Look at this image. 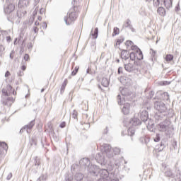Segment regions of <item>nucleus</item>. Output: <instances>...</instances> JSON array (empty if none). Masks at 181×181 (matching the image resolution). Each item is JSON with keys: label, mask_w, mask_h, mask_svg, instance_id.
Segmentation results:
<instances>
[{"label": "nucleus", "mask_w": 181, "mask_h": 181, "mask_svg": "<svg viewBox=\"0 0 181 181\" xmlns=\"http://www.w3.org/2000/svg\"><path fill=\"white\" fill-rule=\"evenodd\" d=\"M158 95L160 94L161 98L160 100H163V101H168L169 100V93L168 92H164V93H158Z\"/></svg>", "instance_id": "obj_18"}, {"label": "nucleus", "mask_w": 181, "mask_h": 181, "mask_svg": "<svg viewBox=\"0 0 181 181\" xmlns=\"http://www.w3.org/2000/svg\"><path fill=\"white\" fill-rule=\"evenodd\" d=\"M35 26H39V25H40L39 21H35Z\"/></svg>", "instance_id": "obj_62"}, {"label": "nucleus", "mask_w": 181, "mask_h": 181, "mask_svg": "<svg viewBox=\"0 0 181 181\" xmlns=\"http://www.w3.org/2000/svg\"><path fill=\"white\" fill-rule=\"evenodd\" d=\"M121 58L122 59L124 63H125L127 60H129V52L127 50H122L121 52Z\"/></svg>", "instance_id": "obj_12"}, {"label": "nucleus", "mask_w": 181, "mask_h": 181, "mask_svg": "<svg viewBox=\"0 0 181 181\" xmlns=\"http://www.w3.org/2000/svg\"><path fill=\"white\" fill-rule=\"evenodd\" d=\"M13 11H15V5L13 4H8L4 8L5 13H11Z\"/></svg>", "instance_id": "obj_13"}, {"label": "nucleus", "mask_w": 181, "mask_h": 181, "mask_svg": "<svg viewBox=\"0 0 181 181\" xmlns=\"http://www.w3.org/2000/svg\"><path fill=\"white\" fill-rule=\"evenodd\" d=\"M6 179H7V180H11V179H12V174H11V173H8V175H7Z\"/></svg>", "instance_id": "obj_49"}, {"label": "nucleus", "mask_w": 181, "mask_h": 181, "mask_svg": "<svg viewBox=\"0 0 181 181\" xmlns=\"http://www.w3.org/2000/svg\"><path fill=\"white\" fill-rule=\"evenodd\" d=\"M124 68L122 67H119L118 69V74H121L122 73V70Z\"/></svg>", "instance_id": "obj_53"}, {"label": "nucleus", "mask_w": 181, "mask_h": 181, "mask_svg": "<svg viewBox=\"0 0 181 181\" xmlns=\"http://www.w3.org/2000/svg\"><path fill=\"white\" fill-rule=\"evenodd\" d=\"M154 108L160 114L163 112H166L168 111V107H166V105L160 99L158 98V100L154 101Z\"/></svg>", "instance_id": "obj_4"}, {"label": "nucleus", "mask_w": 181, "mask_h": 181, "mask_svg": "<svg viewBox=\"0 0 181 181\" xmlns=\"http://www.w3.org/2000/svg\"><path fill=\"white\" fill-rule=\"evenodd\" d=\"M134 63L135 62H132L128 64H127V62H124L125 71H129V73H131V71H134V70H135V66H134Z\"/></svg>", "instance_id": "obj_9"}, {"label": "nucleus", "mask_w": 181, "mask_h": 181, "mask_svg": "<svg viewBox=\"0 0 181 181\" xmlns=\"http://www.w3.org/2000/svg\"><path fill=\"white\" fill-rule=\"evenodd\" d=\"M64 88H66V84L63 83L61 87V91H64Z\"/></svg>", "instance_id": "obj_54"}, {"label": "nucleus", "mask_w": 181, "mask_h": 181, "mask_svg": "<svg viewBox=\"0 0 181 181\" xmlns=\"http://www.w3.org/2000/svg\"><path fill=\"white\" fill-rule=\"evenodd\" d=\"M164 5L167 9L172 8V0H164Z\"/></svg>", "instance_id": "obj_25"}, {"label": "nucleus", "mask_w": 181, "mask_h": 181, "mask_svg": "<svg viewBox=\"0 0 181 181\" xmlns=\"http://www.w3.org/2000/svg\"><path fill=\"white\" fill-rule=\"evenodd\" d=\"M117 103H118L119 105H122V100H121L120 95H117Z\"/></svg>", "instance_id": "obj_42"}, {"label": "nucleus", "mask_w": 181, "mask_h": 181, "mask_svg": "<svg viewBox=\"0 0 181 181\" xmlns=\"http://www.w3.org/2000/svg\"><path fill=\"white\" fill-rule=\"evenodd\" d=\"M133 45H134V42H132V41L127 40L126 42V46H127V47H129L130 46L131 47H132Z\"/></svg>", "instance_id": "obj_41"}, {"label": "nucleus", "mask_w": 181, "mask_h": 181, "mask_svg": "<svg viewBox=\"0 0 181 181\" xmlns=\"http://www.w3.org/2000/svg\"><path fill=\"white\" fill-rule=\"evenodd\" d=\"M101 84L103 87H108V86H110V80L107 78H103Z\"/></svg>", "instance_id": "obj_20"}, {"label": "nucleus", "mask_w": 181, "mask_h": 181, "mask_svg": "<svg viewBox=\"0 0 181 181\" xmlns=\"http://www.w3.org/2000/svg\"><path fill=\"white\" fill-rule=\"evenodd\" d=\"M123 28H129V29L132 30V32H134V29L132 27V25H131V21L127 20V21L123 24Z\"/></svg>", "instance_id": "obj_19"}, {"label": "nucleus", "mask_w": 181, "mask_h": 181, "mask_svg": "<svg viewBox=\"0 0 181 181\" xmlns=\"http://www.w3.org/2000/svg\"><path fill=\"white\" fill-rule=\"evenodd\" d=\"M136 59L137 60H142V59H144V54H142V51H141V49L136 52Z\"/></svg>", "instance_id": "obj_23"}, {"label": "nucleus", "mask_w": 181, "mask_h": 181, "mask_svg": "<svg viewBox=\"0 0 181 181\" xmlns=\"http://www.w3.org/2000/svg\"><path fill=\"white\" fill-rule=\"evenodd\" d=\"M2 96H1V102L2 104L6 105L7 107H11L12 104H13L15 99L13 97H11L9 93H8V90L4 88L2 89Z\"/></svg>", "instance_id": "obj_2"}, {"label": "nucleus", "mask_w": 181, "mask_h": 181, "mask_svg": "<svg viewBox=\"0 0 181 181\" xmlns=\"http://www.w3.org/2000/svg\"><path fill=\"white\" fill-rule=\"evenodd\" d=\"M139 14L141 15V16H146V10L144 7H141L139 10Z\"/></svg>", "instance_id": "obj_30"}, {"label": "nucleus", "mask_w": 181, "mask_h": 181, "mask_svg": "<svg viewBox=\"0 0 181 181\" xmlns=\"http://www.w3.org/2000/svg\"><path fill=\"white\" fill-rule=\"evenodd\" d=\"M25 63L23 61L22 62V64L23 66H21V69L25 71V70H26V66H25Z\"/></svg>", "instance_id": "obj_47"}, {"label": "nucleus", "mask_w": 181, "mask_h": 181, "mask_svg": "<svg viewBox=\"0 0 181 181\" xmlns=\"http://www.w3.org/2000/svg\"><path fill=\"white\" fill-rule=\"evenodd\" d=\"M35 166H39L40 165V159H39L37 157L35 159Z\"/></svg>", "instance_id": "obj_40"}, {"label": "nucleus", "mask_w": 181, "mask_h": 181, "mask_svg": "<svg viewBox=\"0 0 181 181\" xmlns=\"http://www.w3.org/2000/svg\"><path fill=\"white\" fill-rule=\"evenodd\" d=\"M128 134L130 136L135 135V129L133 127H129L128 129Z\"/></svg>", "instance_id": "obj_31"}, {"label": "nucleus", "mask_w": 181, "mask_h": 181, "mask_svg": "<svg viewBox=\"0 0 181 181\" xmlns=\"http://www.w3.org/2000/svg\"><path fill=\"white\" fill-rule=\"evenodd\" d=\"M81 165H85V166H87V165H90V160L88 158H83L80 161Z\"/></svg>", "instance_id": "obj_27"}, {"label": "nucleus", "mask_w": 181, "mask_h": 181, "mask_svg": "<svg viewBox=\"0 0 181 181\" xmlns=\"http://www.w3.org/2000/svg\"><path fill=\"white\" fill-rule=\"evenodd\" d=\"M83 179H84V175L82 173H78L74 176V180L76 181H81Z\"/></svg>", "instance_id": "obj_22"}, {"label": "nucleus", "mask_w": 181, "mask_h": 181, "mask_svg": "<svg viewBox=\"0 0 181 181\" xmlns=\"http://www.w3.org/2000/svg\"><path fill=\"white\" fill-rule=\"evenodd\" d=\"M43 180V177L40 176L36 181H42Z\"/></svg>", "instance_id": "obj_60"}, {"label": "nucleus", "mask_w": 181, "mask_h": 181, "mask_svg": "<svg viewBox=\"0 0 181 181\" xmlns=\"http://www.w3.org/2000/svg\"><path fill=\"white\" fill-rule=\"evenodd\" d=\"M24 60L25 62H28V60H29V54H25V56H24Z\"/></svg>", "instance_id": "obj_48"}, {"label": "nucleus", "mask_w": 181, "mask_h": 181, "mask_svg": "<svg viewBox=\"0 0 181 181\" xmlns=\"http://www.w3.org/2000/svg\"><path fill=\"white\" fill-rule=\"evenodd\" d=\"M99 174L100 178L98 180V181H112L114 180V179H118L117 177H114V174H110V173H108V170L105 169L100 170Z\"/></svg>", "instance_id": "obj_3"}, {"label": "nucleus", "mask_w": 181, "mask_h": 181, "mask_svg": "<svg viewBox=\"0 0 181 181\" xmlns=\"http://www.w3.org/2000/svg\"><path fill=\"white\" fill-rule=\"evenodd\" d=\"M13 53H15L13 51H12L11 52V54H10V59H13V55H12V54H13Z\"/></svg>", "instance_id": "obj_57"}, {"label": "nucleus", "mask_w": 181, "mask_h": 181, "mask_svg": "<svg viewBox=\"0 0 181 181\" xmlns=\"http://www.w3.org/2000/svg\"><path fill=\"white\" fill-rule=\"evenodd\" d=\"M137 125H141V120L139 119L134 117L129 121V127H136Z\"/></svg>", "instance_id": "obj_11"}, {"label": "nucleus", "mask_w": 181, "mask_h": 181, "mask_svg": "<svg viewBox=\"0 0 181 181\" xmlns=\"http://www.w3.org/2000/svg\"><path fill=\"white\" fill-rule=\"evenodd\" d=\"M158 128L160 132H165V134H169V131H170V121H163L158 124Z\"/></svg>", "instance_id": "obj_5"}, {"label": "nucleus", "mask_w": 181, "mask_h": 181, "mask_svg": "<svg viewBox=\"0 0 181 181\" xmlns=\"http://www.w3.org/2000/svg\"><path fill=\"white\" fill-rule=\"evenodd\" d=\"M45 12V8H41L40 11V13H43Z\"/></svg>", "instance_id": "obj_63"}, {"label": "nucleus", "mask_w": 181, "mask_h": 181, "mask_svg": "<svg viewBox=\"0 0 181 181\" xmlns=\"http://www.w3.org/2000/svg\"><path fill=\"white\" fill-rule=\"evenodd\" d=\"M140 141H141V144H144V142H145L146 145H147L148 143L149 142V139H148L146 137H142L140 139Z\"/></svg>", "instance_id": "obj_34"}, {"label": "nucleus", "mask_w": 181, "mask_h": 181, "mask_svg": "<svg viewBox=\"0 0 181 181\" xmlns=\"http://www.w3.org/2000/svg\"><path fill=\"white\" fill-rule=\"evenodd\" d=\"M148 111L146 110H143L141 113H140V118L141 119V121H143L144 122H145L146 121H148Z\"/></svg>", "instance_id": "obj_15"}, {"label": "nucleus", "mask_w": 181, "mask_h": 181, "mask_svg": "<svg viewBox=\"0 0 181 181\" xmlns=\"http://www.w3.org/2000/svg\"><path fill=\"white\" fill-rule=\"evenodd\" d=\"M29 6V0H19L18 8H28Z\"/></svg>", "instance_id": "obj_14"}, {"label": "nucleus", "mask_w": 181, "mask_h": 181, "mask_svg": "<svg viewBox=\"0 0 181 181\" xmlns=\"http://www.w3.org/2000/svg\"><path fill=\"white\" fill-rule=\"evenodd\" d=\"M9 76H11V73L9 72V71H7L5 74V77H9Z\"/></svg>", "instance_id": "obj_55"}, {"label": "nucleus", "mask_w": 181, "mask_h": 181, "mask_svg": "<svg viewBox=\"0 0 181 181\" xmlns=\"http://www.w3.org/2000/svg\"><path fill=\"white\" fill-rule=\"evenodd\" d=\"M157 12L160 16H165L166 15V11L163 7H159Z\"/></svg>", "instance_id": "obj_21"}, {"label": "nucleus", "mask_w": 181, "mask_h": 181, "mask_svg": "<svg viewBox=\"0 0 181 181\" xmlns=\"http://www.w3.org/2000/svg\"><path fill=\"white\" fill-rule=\"evenodd\" d=\"M74 70H75L76 73H78V66H76Z\"/></svg>", "instance_id": "obj_61"}, {"label": "nucleus", "mask_w": 181, "mask_h": 181, "mask_svg": "<svg viewBox=\"0 0 181 181\" xmlns=\"http://www.w3.org/2000/svg\"><path fill=\"white\" fill-rule=\"evenodd\" d=\"M90 35H92V36H93L94 39H97V37H98V28H95L93 34V30H91L90 32Z\"/></svg>", "instance_id": "obj_28"}, {"label": "nucleus", "mask_w": 181, "mask_h": 181, "mask_svg": "<svg viewBox=\"0 0 181 181\" xmlns=\"http://www.w3.org/2000/svg\"><path fill=\"white\" fill-rule=\"evenodd\" d=\"M121 152V150L119 148H114L112 150V153H115V155H118Z\"/></svg>", "instance_id": "obj_36"}, {"label": "nucleus", "mask_w": 181, "mask_h": 181, "mask_svg": "<svg viewBox=\"0 0 181 181\" xmlns=\"http://www.w3.org/2000/svg\"><path fill=\"white\" fill-rule=\"evenodd\" d=\"M165 62H172L173 60V55L170 54H168L165 57Z\"/></svg>", "instance_id": "obj_29"}, {"label": "nucleus", "mask_w": 181, "mask_h": 181, "mask_svg": "<svg viewBox=\"0 0 181 181\" xmlns=\"http://www.w3.org/2000/svg\"><path fill=\"white\" fill-rule=\"evenodd\" d=\"M78 115V113L77 112V111L74 110L73 114H72V118H74V119H76L77 121Z\"/></svg>", "instance_id": "obj_37"}, {"label": "nucleus", "mask_w": 181, "mask_h": 181, "mask_svg": "<svg viewBox=\"0 0 181 181\" xmlns=\"http://www.w3.org/2000/svg\"><path fill=\"white\" fill-rule=\"evenodd\" d=\"M165 175L167 177H175V175L173 173H172V170L170 168L167 169V170L165 172Z\"/></svg>", "instance_id": "obj_24"}, {"label": "nucleus", "mask_w": 181, "mask_h": 181, "mask_svg": "<svg viewBox=\"0 0 181 181\" xmlns=\"http://www.w3.org/2000/svg\"><path fill=\"white\" fill-rule=\"evenodd\" d=\"M154 94H155V92L151 91L150 92V98H152V97H153Z\"/></svg>", "instance_id": "obj_56"}, {"label": "nucleus", "mask_w": 181, "mask_h": 181, "mask_svg": "<svg viewBox=\"0 0 181 181\" xmlns=\"http://www.w3.org/2000/svg\"><path fill=\"white\" fill-rule=\"evenodd\" d=\"M87 169L90 173H93V175H95V173H97V171H96L97 165H89L87 167Z\"/></svg>", "instance_id": "obj_17"}, {"label": "nucleus", "mask_w": 181, "mask_h": 181, "mask_svg": "<svg viewBox=\"0 0 181 181\" xmlns=\"http://www.w3.org/2000/svg\"><path fill=\"white\" fill-rule=\"evenodd\" d=\"M5 151V152H6V151H8V144H6V143L5 142H0V150Z\"/></svg>", "instance_id": "obj_26"}, {"label": "nucleus", "mask_w": 181, "mask_h": 181, "mask_svg": "<svg viewBox=\"0 0 181 181\" xmlns=\"http://www.w3.org/2000/svg\"><path fill=\"white\" fill-rule=\"evenodd\" d=\"M117 35H119V28L115 27L113 29L112 36H117Z\"/></svg>", "instance_id": "obj_33"}, {"label": "nucleus", "mask_w": 181, "mask_h": 181, "mask_svg": "<svg viewBox=\"0 0 181 181\" xmlns=\"http://www.w3.org/2000/svg\"><path fill=\"white\" fill-rule=\"evenodd\" d=\"M59 127L60 128H64V127H66V122H63L60 124Z\"/></svg>", "instance_id": "obj_52"}, {"label": "nucleus", "mask_w": 181, "mask_h": 181, "mask_svg": "<svg viewBox=\"0 0 181 181\" xmlns=\"http://www.w3.org/2000/svg\"><path fill=\"white\" fill-rule=\"evenodd\" d=\"M131 49L132 50H134L136 53L137 52H139V50H141L136 45H132Z\"/></svg>", "instance_id": "obj_38"}, {"label": "nucleus", "mask_w": 181, "mask_h": 181, "mask_svg": "<svg viewBox=\"0 0 181 181\" xmlns=\"http://www.w3.org/2000/svg\"><path fill=\"white\" fill-rule=\"evenodd\" d=\"M5 51V47H4V45H0V56H1L2 53Z\"/></svg>", "instance_id": "obj_45"}, {"label": "nucleus", "mask_w": 181, "mask_h": 181, "mask_svg": "<svg viewBox=\"0 0 181 181\" xmlns=\"http://www.w3.org/2000/svg\"><path fill=\"white\" fill-rule=\"evenodd\" d=\"M65 180L66 181H74L71 175H69V174H66V175L65 177Z\"/></svg>", "instance_id": "obj_35"}, {"label": "nucleus", "mask_w": 181, "mask_h": 181, "mask_svg": "<svg viewBox=\"0 0 181 181\" xmlns=\"http://www.w3.org/2000/svg\"><path fill=\"white\" fill-rule=\"evenodd\" d=\"M23 74V72H22V71H19L18 72V75L20 76H22Z\"/></svg>", "instance_id": "obj_58"}, {"label": "nucleus", "mask_w": 181, "mask_h": 181, "mask_svg": "<svg viewBox=\"0 0 181 181\" xmlns=\"http://www.w3.org/2000/svg\"><path fill=\"white\" fill-rule=\"evenodd\" d=\"M105 156H107V155L104 154L103 151L101 153H98L96 154L95 157L96 162L100 163V165H105V163H107V159H105Z\"/></svg>", "instance_id": "obj_7"}, {"label": "nucleus", "mask_w": 181, "mask_h": 181, "mask_svg": "<svg viewBox=\"0 0 181 181\" xmlns=\"http://www.w3.org/2000/svg\"><path fill=\"white\" fill-rule=\"evenodd\" d=\"M159 4H160L159 0H153V5H154V6H159Z\"/></svg>", "instance_id": "obj_46"}, {"label": "nucleus", "mask_w": 181, "mask_h": 181, "mask_svg": "<svg viewBox=\"0 0 181 181\" xmlns=\"http://www.w3.org/2000/svg\"><path fill=\"white\" fill-rule=\"evenodd\" d=\"M77 74V72H76L75 69L71 72V76H76Z\"/></svg>", "instance_id": "obj_59"}, {"label": "nucleus", "mask_w": 181, "mask_h": 181, "mask_svg": "<svg viewBox=\"0 0 181 181\" xmlns=\"http://www.w3.org/2000/svg\"><path fill=\"white\" fill-rule=\"evenodd\" d=\"M7 91L8 92V94L11 95V93L12 91V86L11 85H7Z\"/></svg>", "instance_id": "obj_43"}, {"label": "nucleus", "mask_w": 181, "mask_h": 181, "mask_svg": "<svg viewBox=\"0 0 181 181\" xmlns=\"http://www.w3.org/2000/svg\"><path fill=\"white\" fill-rule=\"evenodd\" d=\"M112 181H118V179L115 178V179L112 180Z\"/></svg>", "instance_id": "obj_64"}, {"label": "nucleus", "mask_w": 181, "mask_h": 181, "mask_svg": "<svg viewBox=\"0 0 181 181\" xmlns=\"http://www.w3.org/2000/svg\"><path fill=\"white\" fill-rule=\"evenodd\" d=\"M69 18L64 17V21L66 25H71L76 19H77V16H78V7L74 6L71 8L68 13Z\"/></svg>", "instance_id": "obj_1"}, {"label": "nucleus", "mask_w": 181, "mask_h": 181, "mask_svg": "<svg viewBox=\"0 0 181 181\" xmlns=\"http://www.w3.org/2000/svg\"><path fill=\"white\" fill-rule=\"evenodd\" d=\"M34 126H35V120H33L28 125L24 126L20 130V134H22V132H23V131H26L27 134H30V130L33 128Z\"/></svg>", "instance_id": "obj_8"}, {"label": "nucleus", "mask_w": 181, "mask_h": 181, "mask_svg": "<svg viewBox=\"0 0 181 181\" xmlns=\"http://www.w3.org/2000/svg\"><path fill=\"white\" fill-rule=\"evenodd\" d=\"M129 58H130V60H132L134 62V60H136V52H131L129 54Z\"/></svg>", "instance_id": "obj_32"}, {"label": "nucleus", "mask_w": 181, "mask_h": 181, "mask_svg": "<svg viewBox=\"0 0 181 181\" xmlns=\"http://www.w3.org/2000/svg\"><path fill=\"white\" fill-rule=\"evenodd\" d=\"M102 152L103 153V155H106L107 158H112V156H114V153L111 150V146L110 144H103Z\"/></svg>", "instance_id": "obj_6"}, {"label": "nucleus", "mask_w": 181, "mask_h": 181, "mask_svg": "<svg viewBox=\"0 0 181 181\" xmlns=\"http://www.w3.org/2000/svg\"><path fill=\"white\" fill-rule=\"evenodd\" d=\"M119 91L123 97H128V95H131L129 90L127 88H119Z\"/></svg>", "instance_id": "obj_16"}, {"label": "nucleus", "mask_w": 181, "mask_h": 181, "mask_svg": "<svg viewBox=\"0 0 181 181\" xmlns=\"http://www.w3.org/2000/svg\"><path fill=\"white\" fill-rule=\"evenodd\" d=\"M151 54L153 57H155V55L156 54V51H153V49H151Z\"/></svg>", "instance_id": "obj_50"}, {"label": "nucleus", "mask_w": 181, "mask_h": 181, "mask_svg": "<svg viewBox=\"0 0 181 181\" xmlns=\"http://www.w3.org/2000/svg\"><path fill=\"white\" fill-rule=\"evenodd\" d=\"M169 84H170V82H169L168 81H163L160 82V86H169Z\"/></svg>", "instance_id": "obj_39"}, {"label": "nucleus", "mask_w": 181, "mask_h": 181, "mask_svg": "<svg viewBox=\"0 0 181 181\" xmlns=\"http://www.w3.org/2000/svg\"><path fill=\"white\" fill-rule=\"evenodd\" d=\"M33 29L35 33H37V32H39L37 27H33Z\"/></svg>", "instance_id": "obj_51"}, {"label": "nucleus", "mask_w": 181, "mask_h": 181, "mask_svg": "<svg viewBox=\"0 0 181 181\" xmlns=\"http://www.w3.org/2000/svg\"><path fill=\"white\" fill-rule=\"evenodd\" d=\"M122 111L124 115H128L129 111H131V104L128 103H124Z\"/></svg>", "instance_id": "obj_10"}, {"label": "nucleus", "mask_w": 181, "mask_h": 181, "mask_svg": "<svg viewBox=\"0 0 181 181\" xmlns=\"http://www.w3.org/2000/svg\"><path fill=\"white\" fill-rule=\"evenodd\" d=\"M159 141H160V136H159V134H157L154 138V142H159Z\"/></svg>", "instance_id": "obj_44"}]
</instances>
